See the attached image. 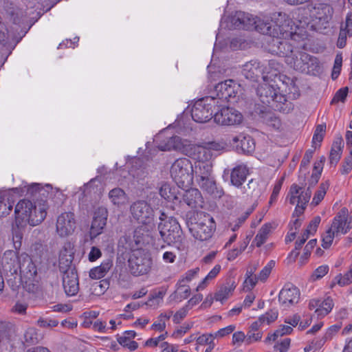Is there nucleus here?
<instances>
[{
  "label": "nucleus",
  "instance_id": "1",
  "mask_svg": "<svg viewBox=\"0 0 352 352\" xmlns=\"http://www.w3.org/2000/svg\"><path fill=\"white\" fill-rule=\"evenodd\" d=\"M231 28L256 31L274 38L269 44L270 53L285 57H291L294 50L292 40L296 36V26L290 17L284 12H274L270 15L254 16L239 11L230 18Z\"/></svg>",
  "mask_w": 352,
  "mask_h": 352
},
{
  "label": "nucleus",
  "instance_id": "2",
  "mask_svg": "<svg viewBox=\"0 0 352 352\" xmlns=\"http://www.w3.org/2000/svg\"><path fill=\"white\" fill-rule=\"evenodd\" d=\"M225 148L223 143L209 142L203 144H194L178 136L171 137L166 143L158 145V148L162 151L176 150L198 162H210V160L219 155Z\"/></svg>",
  "mask_w": 352,
  "mask_h": 352
},
{
  "label": "nucleus",
  "instance_id": "3",
  "mask_svg": "<svg viewBox=\"0 0 352 352\" xmlns=\"http://www.w3.org/2000/svg\"><path fill=\"white\" fill-rule=\"evenodd\" d=\"M47 204L45 201L33 203L28 199L20 200L15 206V221L18 228L27 225L40 224L47 215Z\"/></svg>",
  "mask_w": 352,
  "mask_h": 352
},
{
  "label": "nucleus",
  "instance_id": "4",
  "mask_svg": "<svg viewBox=\"0 0 352 352\" xmlns=\"http://www.w3.org/2000/svg\"><path fill=\"white\" fill-rule=\"evenodd\" d=\"M21 259H28L29 272L23 275L22 281L24 283L25 288L29 292H33L35 285L33 283L36 270L31 261L28 259V254L22 253L19 254V250H6L2 257V265L6 270L16 272L18 269H21Z\"/></svg>",
  "mask_w": 352,
  "mask_h": 352
},
{
  "label": "nucleus",
  "instance_id": "5",
  "mask_svg": "<svg viewBox=\"0 0 352 352\" xmlns=\"http://www.w3.org/2000/svg\"><path fill=\"white\" fill-rule=\"evenodd\" d=\"M157 229L162 240L168 244L181 245L184 236L177 220L161 212Z\"/></svg>",
  "mask_w": 352,
  "mask_h": 352
},
{
  "label": "nucleus",
  "instance_id": "6",
  "mask_svg": "<svg viewBox=\"0 0 352 352\" xmlns=\"http://www.w3.org/2000/svg\"><path fill=\"white\" fill-rule=\"evenodd\" d=\"M171 177L180 188H188L193 181L194 169L191 161L186 157L176 160L170 170Z\"/></svg>",
  "mask_w": 352,
  "mask_h": 352
},
{
  "label": "nucleus",
  "instance_id": "7",
  "mask_svg": "<svg viewBox=\"0 0 352 352\" xmlns=\"http://www.w3.org/2000/svg\"><path fill=\"white\" fill-rule=\"evenodd\" d=\"M219 101L214 96H207L196 101L191 109V116L197 122H206L212 118L213 109L219 107Z\"/></svg>",
  "mask_w": 352,
  "mask_h": 352
},
{
  "label": "nucleus",
  "instance_id": "8",
  "mask_svg": "<svg viewBox=\"0 0 352 352\" xmlns=\"http://www.w3.org/2000/svg\"><path fill=\"white\" fill-rule=\"evenodd\" d=\"M130 212L133 218L139 223L146 226L148 230L154 227V210L147 201H134L130 206Z\"/></svg>",
  "mask_w": 352,
  "mask_h": 352
},
{
  "label": "nucleus",
  "instance_id": "9",
  "mask_svg": "<svg viewBox=\"0 0 352 352\" xmlns=\"http://www.w3.org/2000/svg\"><path fill=\"white\" fill-rule=\"evenodd\" d=\"M311 192L309 187L305 190L297 184H292L289 188L287 198L291 204H296L293 213L294 216L302 215L311 197Z\"/></svg>",
  "mask_w": 352,
  "mask_h": 352
},
{
  "label": "nucleus",
  "instance_id": "10",
  "mask_svg": "<svg viewBox=\"0 0 352 352\" xmlns=\"http://www.w3.org/2000/svg\"><path fill=\"white\" fill-rule=\"evenodd\" d=\"M214 91L216 92L214 98L219 101L220 107L221 103L234 99L241 92V88L240 85L233 80H227L218 83L214 87Z\"/></svg>",
  "mask_w": 352,
  "mask_h": 352
},
{
  "label": "nucleus",
  "instance_id": "11",
  "mask_svg": "<svg viewBox=\"0 0 352 352\" xmlns=\"http://www.w3.org/2000/svg\"><path fill=\"white\" fill-rule=\"evenodd\" d=\"M131 272L135 276L147 274L151 269L152 258L148 252L138 251L129 260Z\"/></svg>",
  "mask_w": 352,
  "mask_h": 352
},
{
  "label": "nucleus",
  "instance_id": "12",
  "mask_svg": "<svg viewBox=\"0 0 352 352\" xmlns=\"http://www.w3.org/2000/svg\"><path fill=\"white\" fill-rule=\"evenodd\" d=\"M216 228L213 217L209 214H204L203 219L195 223L190 231L195 239L204 241L212 237Z\"/></svg>",
  "mask_w": 352,
  "mask_h": 352
},
{
  "label": "nucleus",
  "instance_id": "13",
  "mask_svg": "<svg viewBox=\"0 0 352 352\" xmlns=\"http://www.w3.org/2000/svg\"><path fill=\"white\" fill-rule=\"evenodd\" d=\"M216 107L217 108V111L214 114V120L217 124L231 126L239 124L242 122V114L237 110L228 107H224L223 103H221V106Z\"/></svg>",
  "mask_w": 352,
  "mask_h": 352
},
{
  "label": "nucleus",
  "instance_id": "14",
  "mask_svg": "<svg viewBox=\"0 0 352 352\" xmlns=\"http://www.w3.org/2000/svg\"><path fill=\"white\" fill-rule=\"evenodd\" d=\"M308 10L311 21L313 25L324 26L330 20L333 10L326 3H316L314 6H309Z\"/></svg>",
  "mask_w": 352,
  "mask_h": 352
},
{
  "label": "nucleus",
  "instance_id": "15",
  "mask_svg": "<svg viewBox=\"0 0 352 352\" xmlns=\"http://www.w3.org/2000/svg\"><path fill=\"white\" fill-rule=\"evenodd\" d=\"M107 208L99 206L95 210L89 232L91 239L96 238L102 233L107 225Z\"/></svg>",
  "mask_w": 352,
  "mask_h": 352
},
{
  "label": "nucleus",
  "instance_id": "16",
  "mask_svg": "<svg viewBox=\"0 0 352 352\" xmlns=\"http://www.w3.org/2000/svg\"><path fill=\"white\" fill-rule=\"evenodd\" d=\"M299 289L291 283L285 285L278 295L280 305L286 309L298 302L300 299Z\"/></svg>",
  "mask_w": 352,
  "mask_h": 352
},
{
  "label": "nucleus",
  "instance_id": "17",
  "mask_svg": "<svg viewBox=\"0 0 352 352\" xmlns=\"http://www.w3.org/2000/svg\"><path fill=\"white\" fill-rule=\"evenodd\" d=\"M76 228L74 214L64 212L58 217L56 221V232L60 236L72 234Z\"/></svg>",
  "mask_w": 352,
  "mask_h": 352
},
{
  "label": "nucleus",
  "instance_id": "18",
  "mask_svg": "<svg viewBox=\"0 0 352 352\" xmlns=\"http://www.w3.org/2000/svg\"><path fill=\"white\" fill-rule=\"evenodd\" d=\"M242 74L245 78L256 81L259 77L265 80L267 76L264 75V70L260 63L255 60H252L243 65Z\"/></svg>",
  "mask_w": 352,
  "mask_h": 352
},
{
  "label": "nucleus",
  "instance_id": "19",
  "mask_svg": "<svg viewBox=\"0 0 352 352\" xmlns=\"http://www.w3.org/2000/svg\"><path fill=\"white\" fill-rule=\"evenodd\" d=\"M63 285L67 296L76 295L79 289L78 279L75 270H69L63 273Z\"/></svg>",
  "mask_w": 352,
  "mask_h": 352
},
{
  "label": "nucleus",
  "instance_id": "20",
  "mask_svg": "<svg viewBox=\"0 0 352 352\" xmlns=\"http://www.w3.org/2000/svg\"><path fill=\"white\" fill-rule=\"evenodd\" d=\"M182 199L183 201L193 210H199L204 206V198L201 192L197 188H190L186 190Z\"/></svg>",
  "mask_w": 352,
  "mask_h": 352
},
{
  "label": "nucleus",
  "instance_id": "21",
  "mask_svg": "<svg viewBox=\"0 0 352 352\" xmlns=\"http://www.w3.org/2000/svg\"><path fill=\"white\" fill-rule=\"evenodd\" d=\"M347 219L348 210L344 208L336 215L330 228L338 234H346L350 229V223Z\"/></svg>",
  "mask_w": 352,
  "mask_h": 352
},
{
  "label": "nucleus",
  "instance_id": "22",
  "mask_svg": "<svg viewBox=\"0 0 352 352\" xmlns=\"http://www.w3.org/2000/svg\"><path fill=\"white\" fill-rule=\"evenodd\" d=\"M309 59V54L303 52H296L293 53L291 57H288L286 59V63L294 69L304 72L307 69V65H306Z\"/></svg>",
  "mask_w": 352,
  "mask_h": 352
},
{
  "label": "nucleus",
  "instance_id": "23",
  "mask_svg": "<svg viewBox=\"0 0 352 352\" xmlns=\"http://www.w3.org/2000/svg\"><path fill=\"white\" fill-rule=\"evenodd\" d=\"M257 95L263 104H270L272 101H277L278 97L277 90L273 85L267 83H263L257 88Z\"/></svg>",
  "mask_w": 352,
  "mask_h": 352
},
{
  "label": "nucleus",
  "instance_id": "24",
  "mask_svg": "<svg viewBox=\"0 0 352 352\" xmlns=\"http://www.w3.org/2000/svg\"><path fill=\"white\" fill-rule=\"evenodd\" d=\"M249 174V168L247 165L244 164H238L231 170L230 182L233 186L239 188L243 184Z\"/></svg>",
  "mask_w": 352,
  "mask_h": 352
},
{
  "label": "nucleus",
  "instance_id": "25",
  "mask_svg": "<svg viewBox=\"0 0 352 352\" xmlns=\"http://www.w3.org/2000/svg\"><path fill=\"white\" fill-rule=\"evenodd\" d=\"M14 202V197L11 189L0 190V217H6L10 213Z\"/></svg>",
  "mask_w": 352,
  "mask_h": 352
},
{
  "label": "nucleus",
  "instance_id": "26",
  "mask_svg": "<svg viewBox=\"0 0 352 352\" xmlns=\"http://www.w3.org/2000/svg\"><path fill=\"white\" fill-rule=\"evenodd\" d=\"M232 142L236 144V148H240L245 153H251L255 149L254 139L248 135L239 134L233 137Z\"/></svg>",
  "mask_w": 352,
  "mask_h": 352
},
{
  "label": "nucleus",
  "instance_id": "27",
  "mask_svg": "<svg viewBox=\"0 0 352 352\" xmlns=\"http://www.w3.org/2000/svg\"><path fill=\"white\" fill-rule=\"evenodd\" d=\"M239 188H240L243 198L245 199H256L261 194L258 182L253 179H250L245 186H241Z\"/></svg>",
  "mask_w": 352,
  "mask_h": 352
},
{
  "label": "nucleus",
  "instance_id": "28",
  "mask_svg": "<svg viewBox=\"0 0 352 352\" xmlns=\"http://www.w3.org/2000/svg\"><path fill=\"white\" fill-rule=\"evenodd\" d=\"M39 184L32 183L28 184L25 182H23L19 187L11 188V191L18 196H35L38 194Z\"/></svg>",
  "mask_w": 352,
  "mask_h": 352
},
{
  "label": "nucleus",
  "instance_id": "29",
  "mask_svg": "<svg viewBox=\"0 0 352 352\" xmlns=\"http://www.w3.org/2000/svg\"><path fill=\"white\" fill-rule=\"evenodd\" d=\"M113 266L111 258L104 260L100 265L92 268L89 272V277L92 279H100L106 276Z\"/></svg>",
  "mask_w": 352,
  "mask_h": 352
},
{
  "label": "nucleus",
  "instance_id": "30",
  "mask_svg": "<svg viewBox=\"0 0 352 352\" xmlns=\"http://www.w3.org/2000/svg\"><path fill=\"white\" fill-rule=\"evenodd\" d=\"M344 148V140L341 136H338L334 140L329 155L331 164H336L340 160Z\"/></svg>",
  "mask_w": 352,
  "mask_h": 352
},
{
  "label": "nucleus",
  "instance_id": "31",
  "mask_svg": "<svg viewBox=\"0 0 352 352\" xmlns=\"http://www.w3.org/2000/svg\"><path fill=\"white\" fill-rule=\"evenodd\" d=\"M160 195L164 199L172 201L175 204L178 200V190L176 187L171 186L169 183L165 182L162 184L160 187Z\"/></svg>",
  "mask_w": 352,
  "mask_h": 352
},
{
  "label": "nucleus",
  "instance_id": "32",
  "mask_svg": "<svg viewBox=\"0 0 352 352\" xmlns=\"http://www.w3.org/2000/svg\"><path fill=\"white\" fill-rule=\"evenodd\" d=\"M109 199L112 204L120 206L128 202V196L126 192L120 188H115L109 192Z\"/></svg>",
  "mask_w": 352,
  "mask_h": 352
},
{
  "label": "nucleus",
  "instance_id": "33",
  "mask_svg": "<svg viewBox=\"0 0 352 352\" xmlns=\"http://www.w3.org/2000/svg\"><path fill=\"white\" fill-rule=\"evenodd\" d=\"M73 261V256L71 252L67 249L62 250L59 256V269L62 273L69 270H75L71 266Z\"/></svg>",
  "mask_w": 352,
  "mask_h": 352
},
{
  "label": "nucleus",
  "instance_id": "34",
  "mask_svg": "<svg viewBox=\"0 0 352 352\" xmlns=\"http://www.w3.org/2000/svg\"><path fill=\"white\" fill-rule=\"evenodd\" d=\"M193 169L195 179H204V177L211 175L212 164L206 162H197Z\"/></svg>",
  "mask_w": 352,
  "mask_h": 352
},
{
  "label": "nucleus",
  "instance_id": "35",
  "mask_svg": "<svg viewBox=\"0 0 352 352\" xmlns=\"http://www.w3.org/2000/svg\"><path fill=\"white\" fill-rule=\"evenodd\" d=\"M272 228L270 223H265L262 226L254 239V242L257 247H261L265 243L272 231Z\"/></svg>",
  "mask_w": 352,
  "mask_h": 352
},
{
  "label": "nucleus",
  "instance_id": "36",
  "mask_svg": "<svg viewBox=\"0 0 352 352\" xmlns=\"http://www.w3.org/2000/svg\"><path fill=\"white\" fill-rule=\"evenodd\" d=\"M196 182L200 188L206 190L209 194H214L217 189L215 181L212 175L206 177L204 179H196Z\"/></svg>",
  "mask_w": 352,
  "mask_h": 352
},
{
  "label": "nucleus",
  "instance_id": "37",
  "mask_svg": "<svg viewBox=\"0 0 352 352\" xmlns=\"http://www.w3.org/2000/svg\"><path fill=\"white\" fill-rule=\"evenodd\" d=\"M236 287L235 283L232 281L230 284H227L221 287L214 295V299L216 301L223 302L226 300L234 291Z\"/></svg>",
  "mask_w": 352,
  "mask_h": 352
},
{
  "label": "nucleus",
  "instance_id": "38",
  "mask_svg": "<svg viewBox=\"0 0 352 352\" xmlns=\"http://www.w3.org/2000/svg\"><path fill=\"white\" fill-rule=\"evenodd\" d=\"M333 300L327 297L323 300H320V305L318 309H316L315 314L318 317L322 318L327 316L333 309Z\"/></svg>",
  "mask_w": 352,
  "mask_h": 352
},
{
  "label": "nucleus",
  "instance_id": "39",
  "mask_svg": "<svg viewBox=\"0 0 352 352\" xmlns=\"http://www.w3.org/2000/svg\"><path fill=\"white\" fill-rule=\"evenodd\" d=\"M329 186L330 184L329 181H325L320 184L318 189L316 191L314 195L311 203V205L317 206L322 201L329 188Z\"/></svg>",
  "mask_w": 352,
  "mask_h": 352
},
{
  "label": "nucleus",
  "instance_id": "40",
  "mask_svg": "<svg viewBox=\"0 0 352 352\" xmlns=\"http://www.w3.org/2000/svg\"><path fill=\"white\" fill-rule=\"evenodd\" d=\"M307 69L305 70V73L316 76L322 72V66L318 59L313 56L309 55V59L307 61Z\"/></svg>",
  "mask_w": 352,
  "mask_h": 352
},
{
  "label": "nucleus",
  "instance_id": "41",
  "mask_svg": "<svg viewBox=\"0 0 352 352\" xmlns=\"http://www.w3.org/2000/svg\"><path fill=\"white\" fill-rule=\"evenodd\" d=\"M221 269V267L220 265L217 264L206 275V276L199 283V284L197 285L196 288V291L198 292L199 290L204 289L209 283L210 281H211L212 279H214L217 274L220 272Z\"/></svg>",
  "mask_w": 352,
  "mask_h": 352
},
{
  "label": "nucleus",
  "instance_id": "42",
  "mask_svg": "<svg viewBox=\"0 0 352 352\" xmlns=\"http://www.w3.org/2000/svg\"><path fill=\"white\" fill-rule=\"evenodd\" d=\"M335 283H337L341 287L352 283V264L345 274L343 275L340 274L334 278L333 284Z\"/></svg>",
  "mask_w": 352,
  "mask_h": 352
},
{
  "label": "nucleus",
  "instance_id": "43",
  "mask_svg": "<svg viewBox=\"0 0 352 352\" xmlns=\"http://www.w3.org/2000/svg\"><path fill=\"white\" fill-rule=\"evenodd\" d=\"M324 160L325 157L322 156L320 157V160L319 161L316 162L314 163V170L311 177V183L312 184H316V183H318V179L321 175Z\"/></svg>",
  "mask_w": 352,
  "mask_h": 352
},
{
  "label": "nucleus",
  "instance_id": "44",
  "mask_svg": "<svg viewBox=\"0 0 352 352\" xmlns=\"http://www.w3.org/2000/svg\"><path fill=\"white\" fill-rule=\"evenodd\" d=\"M326 126L324 124H320L317 126L312 138V146L315 148L320 145L321 142L323 140Z\"/></svg>",
  "mask_w": 352,
  "mask_h": 352
},
{
  "label": "nucleus",
  "instance_id": "45",
  "mask_svg": "<svg viewBox=\"0 0 352 352\" xmlns=\"http://www.w3.org/2000/svg\"><path fill=\"white\" fill-rule=\"evenodd\" d=\"M164 295L165 292L164 291L155 292L151 295L149 299L145 304L154 309L157 308L162 302Z\"/></svg>",
  "mask_w": 352,
  "mask_h": 352
},
{
  "label": "nucleus",
  "instance_id": "46",
  "mask_svg": "<svg viewBox=\"0 0 352 352\" xmlns=\"http://www.w3.org/2000/svg\"><path fill=\"white\" fill-rule=\"evenodd\" d=\"M190 289L189 286L185 285H179L174 294V298L182 301L190 296Z\"/></svg>",
  "mask_w": 352,
  "mask_h": 352
},
{
  "label": "nucleus",
  "instance_id": "47",
  "mask_svg": "<svg viewBox=\"0 0 352 352\" xmlns=\"http://www.w3.org/2000/svg\"><path fill=\"white\" fill-rule=\"evenodd\" d=\"M338 234V233L331 228H329L322 236V246L325 249L329 248L331 246L334 237Z\"/></svg>",
  "mask_w": 352,
  "mask_h": 352
},
{
  "label": "nucleus",
  "instance_id": "48",
  "mask_svg": "<svg viewBox=\"0 0 352 352\" xmlns=\"http://www.w3.org/2000/svg\"><path fill=\"white\" fill-rule=\"evenodd\" d=\"M278 318V311L272 309L259 317L261 323L269 324L275 321Z\"/></svg>",
  "mask_w": 352,
  "mask_h": 352
},
{
  "label": "nucleus",
  "instance_id": "49",
  "mask_svg": "<svg viewBox=\"0 0 352 352\" xmlns=\"http://www.w3.org/2000/svg\"><path fill=\"white\" fill-rule=\"evenodd\" d=\"M342 64V56L341 54L336 55L334 60V65L332 70L331 78L336 80L340 74L341 67Z\"/></svg>",
  "mask_w": 352,
  "mask_h": 352
},
{
  "label": "nucleus",
  "instance_id": "50",
  "mask_svg": "<svg viewBox=\"0 0 352 352\" xmlns=\"http://www.w3.org/2000/svg\"><path fill=\"white\" fill-rule=\"evenodd\" d=\"M275 266V261L273 260L270 261L267 264L263 267V269L260 272L258 279L261 281H265L269 275L270 274L272 270Z\"/></svg>",
  "mask_w": 352,
  "mask_h": 352
},
{
  "label": "nucleus",
  "instance_id": "51",
  "mask_svg": "<svg viewBox=\"0 0 352 352\" xmlns=\"http://www.w3.org/2000/svg\"><path fill=\"white\" fill-rule=\"evenodd\" d=\"M252 212V210L247 211L245 214L238 217L235 221L230 223L229 227L232 232L236 231L245 222L246 219Z\"/></svg>",
  "mask_w": 352,
  "mask_h": 352
},
{
  "label": "nucleus",
  "instance_id": "52",
  "mask_svg": "<svg viewBox=\"0 0 352 352\" xmlns=\"http://www.w3.org/2000/svg\"><path fill=\"white\" fill-rule=\"evenodd\" d=\"M266 124L274 129L278 130L281 126L280 120L273 114H267L265 117Z\"/></svg>",
  "mask_w": 352,
  "mask_h": 352
},
{
  "label": "nucleus",
  "instance_id": "53",
  "mask_svg": "<svg viewBox=\"0 0 352 352\" xmlns=\"http://www.w3.org/2000/svg\"><path fill=\"white\" fill-rule=\"evenodd\" d=\"M329 271V267L327 265H321L316 268L311 276V279L313 281H316L324 277Z\"/></svg>",
  "mask_w": 352,
  "mask_h": 352
},
{
  "label": "nucleus",
  "instance_id": "54",
  "mask_svg": "<svg viewBox=\"0 0 352 352\" xmlns=\"http://www.w3.org/2000/svg\"><path fill=\"white\" fill-rule=\"evenodd\" d=\"M314 155V150L313 149H309L307 150L301 161L300 166V170L301 172H306L307 170V166L313 157Z\"/></svg>",
  "mask_w": 352,
  "mask_h": 352
},
{
  "label": "nucleus",
  "instance_id": "55",
  "mask_svg": "<svg viewBox=\"0 0 352 352\" xmlns=\"http://www.w3.org/2000/svg\"><path fill=\"white\" fill-rule=\"evenodd\" d=\"M117 340L120 345L126 347L130 351H134L138 347V344L135 341L126 338V337H118Z\"/></svg>",
  "mask_w": 352,
  "mask_h": 352
},
{
  "label": "nucleus",
  "instance_id": "56",
  "mask_svg": "<svg viewBox=\"0 0 352 352\" xmlns=\"http://www.w3.org/2000/svg\"><path fill=\"white\" fill-rule=\"evenodd\" d=\"M55 190L52 188V186L50 184H46L45 186H41L39 184V188L38 191V195L43 197H50L52 198L54 195Z\"/></svg>",
  "mask_w": 352,
  "mask_h": 352
},
{
  "label": "nucleus",
  "instance_id": "57",
  "mask_svg": "<svg viewBox=\"0 0 352 352\" xmlns=\"http://www.w3.org/2000/svg\"><path fill=\"white\" fill-rule=\"evenodd\" d=\"M320 223V217L317 216L315 217L309 223L307 229L305 231V234H307L308 236L314 234L318 227V225Z\"/></svg>",
  "mask_w": 352,
  "mask_h": 352
},
{
  "label": "nucleus",
  "instance_id": "58",
  "mask_svg": "<svg viewBox=\"0 0 352 352\" xmlns=\"http://www.w3.org/2000/svg\"><path fill=\"white\" fill-rule=\"evenodd\" d=\"M263 336V333L261 331H248L246 337V344H250L254 342H257L261 340Z\"/></svg>",
  "mask_w": 352,
  "mask_h": 352
},
{
  "label": "nucleus",
  "instance_id": "59",
  "mask_svg": "<svg viewBox=\"0 0 352 352\" xmlns=\"http://www.w3.org/2000/svg\"><path fill=\"white\" fill-rule=\"evenodd\" d=\"M341 327V324H336L331 325L327 329L323 336L326 340H330L337 334V333L340 330Z\"/></svg>",
  "mask_w": 352,
  "mask_h": 352
},
{
  "label": "nucleus",
  "instance_id": "60",
  "mask_svg": "<svg viewBox=\"0 0 352 352\" xmlns=\"http://www.w3.org/2000/svg\"><path fill=\"white\" fill-rule=\"evenodd\" d=\"M352 170V154L346 157L342 164V167L340 168V173L342 175H346L351 172Z\"/></svg>",
  "mask_w": 352,
  "mask_h": 352
},
{
  "label": "nucleus",
  "instance_id": "61",
  "mask_svg": "<svg viewBox=\"0 0 352 352\" xmlns=\"http://www.w3.org/2000/svg\"><path fill=\"white\" fill-rule=\"evenodd\" d=\"M199 272V267H196V268L188 270L183 276V278L181 280V283L190 282L192 280H193L197 276Z\"/></svg>",
  "mask_w": 352,
  "mask_h": 352
},
{
  "label": "nucleus",
  "instance_id": "62",
  "mask_svg": "<svg viewBox=\"0 0 352 352\" xmlns=\"http://www.w3.org/2000/svg\"><path fill=\"white\" fill-rule=\"evenodd\" d=\"M232 342L234 345L241 346L243 342H246L245 334L241 331L234 332L232 335Z\"/></svg>",
  "mask_w": 352,
  "mask_h": 352
},
{
  "label": "nucleus",
  "instance_id": "63",
  "mask_svg": "<svg viewBox=\"0 0 352 352\" xmlns=\"http://www.w3.org/2000/svg\"><path fill=\"white\" fill-rule=\"evenodd\" d=\"M188 309L186 307H184L178 310L173 317V321L174 323H179L187 315Z\"/></svg>",
  "mask_w": 352,
  "mask_h": 352
},
{
  "label": "nucleus",
  "instance_id": "64",
  "mask_svg": "<svg viewBox=\"0 0 352 352\" xmlns=\"http://www.w3.org/2000/svg\"><path fill=\"white\" fill-rule=\"evenodd\" d=\"M291 340L289 338H285L281 342H278L274 346V349L279 352H287L290 346Z\"/></svg>",
  "mask_w": 352,
  "mask_h": 352
}]
</instances>
